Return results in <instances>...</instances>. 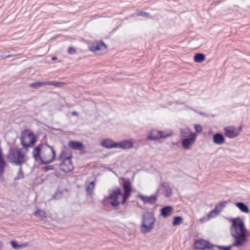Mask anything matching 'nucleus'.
<instances>
[{
    "mask_svg": "<svg viewBox=\"0 0 250 250\" xmlns=\"http://www.w3.org/2000/svg\"><path fill=\"white\" fill-rule=\"evenodd\" d=\"M54 168V167L53 166H46V167H44V169L45 171H48L49 170H52Z\"/></svg>",
    "mask_w": 250,
    "mask_h": 250,
    "instance_id": "4c0bfd02",
    "label": "nucleus"
},
{
    "mask_svg": "<svg viewBox=\"0 0 250 250\" xmlns=\"http://www.w3.org/2000/svg\"><path fill=\"white\" fill-rule=\"evenodd\" d=\"M88 48L90 50L93 52L99 50L104 52L106 48V45L103 42H96L89 43Z\"/></svg>",
    "mask_w": 250,
    "mask_h": 250,
    "instance_id": "6e6552de",
    "label": "nucleus"
},
{
    "mask_svg": "<svg viewBox=\"0 0 250 250\" xmlns=\"http://www.w3.org/2000/svg\"><path fill=\"white\" fill-rule=\"evenodd\" d=\"M68 146L70 148L75 150H81L84 147L83 145L78 141H70L68 143Z\"/></svg>",
    "mask_w": 250,
    "mask_h": 250,
    "instance_id": "f3484780",
    "label": "nucleus"
},
{
    "mask_svg": "<svg viewBox=\"0 0 250 250\" xmlns=\"http://www.w3.org/2000/svg\"><path fill=\"white\" fill-rule=\"evenodd\" d=\"M72 115H74V116H78V113L76 111H73L72 112Z\"/></svg>",
    "mask_w": 250,
    "mask_h": 250,
    "instance_id": "ea45409f",
    "label": "nucleus"
},
{
    "mask_svg": "<svg viewBox=\"0 0 250 250\" xmlns=\"http://www.w3.org/2000/svg\"><path fill=\"white\" fill-rule=\"evenodd\" d=\"M195 247L196 249L205 250L209 248V243L204 240H199L195 242Z\"/></svg>",
    "mask_w": 250,
    "mask_h": 250,
    "instance_id": "2eb2a0df",
    "label": "nucleus"
},
{
    "mask_svg": "<svg viewBox=\"0 0 250 250\" xmlns=\"http://www.w3.org/2000/svg\"><path fill=\"white\" fill-rule=\"evenodd\" d=\"M194 129L198 133L200 132L202 130V127L200 125H195Z\"/></svg>",
    "mask_w": 250,
    "mask_h": 250,
    "instance_id": "f704fd0d",
    "label": "nucleus"
},
{
    "mask_svg": "<svg viewBox=\"0 0 250 250\" xmlns=\"http://www.w3.org/2000/svg\"><path fill=\"white\" fill-rule=\"evenodd\" d=\"M138 15L143 17H148L149 16V14L145 12H140L138 14Z\"/></svg>",
    "mask_w": 250,
    "mask_h": 250,
    "instance_id": "e433bc0d",
    "label": "nucleus"
},
{
    "mask_svg": "<svg viewBox=\"0 0 250 250\" xmlns=\"http://www.w3.org/2000/svg\"><path fill=\"white\" fill-rule=\"evenodd\" d=\"M71 154L70 153L69 150L63 149L61 152L59 159L62 162L66 161L67 159L71 160Z\"/></svg>",
    "mask_w": 250,
    "mask_h": 250,
    "instance_id": "a211bd4d",
    "label": "nucleus"
},
{
    "mask_svg": "<svg viewBox=\"0 0 250 250\" xmlns=\"http://www.w3.org/2000/svg\"><path fill=\"white\" fill-rule=\"evenodd\" d=\"M224 130L225 135L230 138L236 137L240 133L239 131H237L234 128H225Z\"/></svg>",
    "mask_w": 250,
    "mask_h": 250,
    "instance_id": "dca6fc26",
    "label": "nucleus"
},
{
    "mask_svg": "<svg viewBox=\"0 0 250 250\" xmlns=\"http://www.w3.org/2000/svg\"><path fill=\"white\" fill-rule=\"evenodd\" d=\"M10 244H11L12 248L16 250L21 249L26 247L28 246L27 243H23V244L19 245L15 241H11L10 242Z\"/></svg>",
    "mask_w": 250,
    "mask_h": 250,
    "instance_id": "5701e85b",
    "label": "nucleus"
},
{
    "mask_svg": "<svg viewBox=\"0 0 250 250\" xmlns=\"http://www.w3.org/2000/svg\"><path fill=\"white\" fill-rule=\"evenodd\" d=\"M6 165L5 161H0V177L3 175L4 173V169Z\"/></svg>",
    "mask_w": 250,
    "mask_h": 250,
    "instance_id": "c85d7f7f",
    "label": "nucleus"
},
{
    "mask_svg": "<svg viewBox=\"0 0 250 250\" xmlns=\"http://www.w3.org/2000/svg\"><path fill=\"white\" fill-rule=\"evenodd\" d=\"M183 218L180 216H176L174 218L172 224L174 226L179 225L182 223Z\"/></svg>",
    "mask_w": 250,
    "mask_h": 250,
    "instance_id": "7c9ffc66",
    "label": "nucleus"
},
{
    "mask_svg": "<svg viewBox=\"0 0 250 250\" xmlns=\"http://www.w3.org/2000/svg\"><path fill=\"white\" fill-rule=\"evenodd\" d=\"M28 150L22 148L11 147L6 155L8 162L19 166L25 163L28 159L27 155Z\"/></svg>",
    "mask_w": 250,
    "mask_h": 250,
    "instance_id": "7ed1b4c3",
    "label": "nucleus"
},
{
    "mask_svg": "<svg viewBox=\"0 0 250 250\" xmlns=\"http://www.w3.org/2000/svg\"><path fill=\"white\" fill-rule=\"evenodd\" d=\"M62 83H57L54 82H36L29 84V86L33 88H38L39 87H43L46 85H55L56 86H60Z\"/></svg>",
    "mask_w": 250,
    "mask_h": 250,
    "instance_id": "9d476101",
    "label": "nucleus"
},
{
    "mask_svg": "<svg viewBox=\"0 0 250 250\" xmlns=\"http://www.w3.org/2000/svg\"><path fill=\"white\" fill-rule=\"evenodd\" d=\"M115 147L121 149H128L133 147V144L129 141L125 140L116 143Z\"/></svg>",
    "mask_w": 250,
    "mask_h": 250,
    "instance_id": "4468645a",
    "label": "nucleus"
},
{
    "mask_svg": "<svg viewBox=\"0 0 250 250\" xmlns=\"http://www.w3.org/2000/svg\"><path fill=\"white\" fill-rule=\"evenodd\" d=\"M116 143L111 140L105 139L101 143V145L106 148H116Z\"/></svg>",
    "mask_w": 250,
    "mask_h": 250,
    "instance_id": "412c9836",
    "label": "nucleus"
},
{
    "mask_svg": "<svg viewBox=\"0 0 250 250\" xmlns=\"http://www.w3.org/2000/svg\"><path fill=\"white\" fill-rule=\"evenodd\" d=\"M233 246H231V245L228 246V247H223V246H216L215 250H230V249Z\"/></svg>",
    "mask_w": 250,
    "mask_h": 250,
    "instance_id": "72a5a7b5",
    "label": "nucleus"
},
{
    "mask_svg": "<svg viewBox=\"0 0 250 250\" xmlns=\"http://www.w3.org/2000/svg\"><path fill=\"white\" fill-rule=\"evenodd\" d=\"M218 207H216L214 209L209 212L208 215V218L209 220L210 218L215 217L219 212L217 211Z\"/></svg>",
    "mask_w": 250,
    "mask_h": 250,
    "instance_id": "cd10ccee",
    "label": "nucleus"
},
{
    "mask_svg": "<svg viewBox=\"0 0 250 250\" xmlns=\"http://www.w3.org/2000/svg\"><path fill=\"white\" fill-rule=\"evenodd\" d=\"M10 55H6V56H4V58H7V57H10Z\"/></svg>",
    "mask_w": 250,
    "mask_h": 250,
    "instance_id": "79ce46f5",
    "label": "nucleus"
},
{
    "mask_svg": "<svg viewBox=\"0 0 250 250\" xmlns=\"http://www.w3.org/2000/svg\"><path fill=\"white\" fill-rule=\"evenodd\" d=\"M57 59V58L56 57H53L52 58V60H55Z\"/></svg>",
    "mask_w": 250,
    "mask_h": 250,
    "instance_id": "a19ab883",
    "label": "nucleus"
},
{
    "mask_svg": "<svg viewBox=\"0 0 250 250\" xmlns=\"http://www.w3.org/2000/svg\"><path fill=\"white\" fill-rule=\"evenodd\" d=\"M0 161H4V160L3 159V158L2 156V152H1V149L0 148Z\"/></svg>",
    "mask_w": 250,
    "mask_h": 250,
    "instance_id": "58836bf2",
    "label": "nucleus"
},
{
    "mask_svg": "<svg viewBox=\"0 0 250 250\" xmlns=\"http://www.w3.org/2000/svg\"><path fill=\"white\" fill-rule=\"evenodd\" d=\"M21 144L26 149L32 147L36 142V138L33 133L29 129H25L21 132L20 137Z\"/></svg>",
    "mask_w": 250,
    "mask_h": 250,
    "instance_id": "39448f33",
    "label": "nucleus"
},
{
    "mask_svg": "<svg viewBox=\"0 0 250 250\" xmlns=\"http://www.w3.org/2000/svg\"><path fill=\"white\" fill-rule=\"evenodd\" d=\"M163 186L165 188V192L166 193V196L167 197H169L172 194V189L171 188L167 183H164L163 184Z\"/></svg>",
    "mask_w": 250,
    "mask_h": 250,
    "instance_id": "393cba45",
    "label": "nucleus"
},
{
    "mask_svg": "<svg viewBox=\"0 0 250 250\" xmlns=\"http://www.w3.org/2000/svg\"><path fill=\"white\" fill-rule=\"evenodd\" d=\"M60 168L61 170L67 173L73 169V166L71 160L67 159L66 161H62L60 164Z\"/></svg>",
    "mask_w": 250,
    "mask_h": 250,
    "instance_id": "9b49d317",
    "label": "nucleus"
},
{
    "mask_svg": "<svg viewBox=\"0 0 250 250\" xmlns=\"http://www.w3.org/2000/svg\"><path fill=\"white\" fill-rule=\"evenodd\" d=\"M35 215L37 216H38L41 219H43L45 216V212L42 210H38L35 212L34 213Z\"/></svg>",
    "mask_w": 250,
    "mask_h": 250,
    "instance_id": "2f4dec72",
    "label": "nucleus"
},
{
    "mask_svg": "<svg viewBox=\"0 0 250 250\" xmlns=\"http://www.w3.org/2000/svg\"><path fill=\"white\" fill-rule=\"evenodd\" d=\"M123 187L124 193H122L119 188H116L110 192L108 200L112 207L118 206L121 203L124 204L130 196L131 191V183L129 180L123 179Z\"/></svg>",
    "mask_w": 250,
    "mask_h": 250,
    "instance_id": "f03ea898",
    "label": "nucleus"
},
{
    "mask_svg": "<svg viewBox=\"0 0 250 250\" xmlns=\"http://www.w3.org/2000/svg\"><path fill=\"white\" fill-rule=\"evenodd\" d=\"M139 198H140L145 204L149 203L150 204H154L157 199V197L155 195H153L150 196H146L142 195H138Z\"/></svg>",
    "mask_w": 250,
    "mask_h": 250,
    "instance_id": "f8f14e48",
    "label": "nucleus"
},
{
    "mask_svg": "<svg viewBox=\"0 0 250 250\" xmlns=\"http://www.w3.org/2000/svg\"><path fill=\"white\" fill-rule=\"evenodd\" d=\"M236 206L242 212L249 213L250 209L243 202H237L235 203Z\"/></svg>",
    "mask_w": 250,
    "mask_h": 250,
    "instance_id": "4be33fe9",
    "label": "nucleus"
},
{
    "mask_svg": "<svg viewBox=\"0 0 250 250\" xmlns=\"http://www.w3.org/2000/svg\"><path fill=\"white\" fill-rule=\"evenodd\" d=\"M213 142L217 145H221L225 142V138L223 135L220 133H215L213 136Z\"/></svg>",
    "mask_w": 250,
    "mask_h": 250,
    "instance_id": "6ab92c4d",
    "label": "nucleus"
},
{
    "mask_svg": "<svg viewBox=\"0 0 250 250\" xmlns=\"http://www.w3.org/2000/svg\"><path fill=\"white\" fill-rule=\"evenodd\" d=\"M42 145L41 144L35 147L32 152V154L35 160L38 163L41 162L42 155H41V151H42Z\"/></svg>",
    "mask_w": 250,
    "mask_h": 250,
    "instance_id": "ddd939ff",
    "label": "nucleus"
},
{
    "mask_svg": "<svg viewBox=\"0 0 250 250\" xmlns=\"http://www.w3.org/2000/svg\"><path fill=\"white\" fill-rule=\"evenodd\" d=\"M76 49L72 47H69L68 50V53L69 54H74L76 53Z\"/></svg>",
    "mask_w": 250,
    "mask_h": 250,
    "instance_id": "c9c22d12",
    "label": "nucleus"
},
{
    "mask_svg": "<svg viewBox=\"0 0 250 250\" xmlns=\"http://www.w3.org/2000/svg\"><path fill=\"white\" fill-rule=\"evenodd\" d=\"M230 228V234L235 239L231 246L240 247L244 245L247 241V231L243 221L240 218H232Z\"/></svg>",
    "mask_w": 250,
    "mask_h": 250,
    "instance_id": "f257e3e1",
    "label": "nucleus"
},
{
    "mask_svg": "<svg viewBox=\"0 0 250 250\" xmlns=\"http://www.w3.org/2000/svg\"><path fill=\"white\" fill-rule=\"evenodd\" d=\"M55 151L52 146L46 145L42 148V159L41 163L42 164H49L55 158Z\"/></svg>",
    "mask_w": 250,
    "mask_h": 250,
    "instance_id": "423d86ee",
    "label": "nucleus"
},
{
    "mask_svg": "<svg viewBox=\"0 0 250 250\" xmlns=\"http://www.w3.org/2000/svg\"><path fill=\"white\" fill-rule=\"evenodd\" d=\"M227 204V201H223L222 202H220L218 205L216 206V207H218L217 211L219 213L223 208H224Z\"/></svg>",
    "mask_w": 250,
    "mask_h": 250,
    "instance_id": "473e14b6",
    "label": "nucleus"
},
{
    "mask_svg": "<svg viewBox=\"0 0 250 250\" xmlns=\"http://www.w3.org/2000/svg\"><path fill=\"white\" fill-rule=\"evenodd\" d=\"M172 207L170 206H166L162 208L161 213L163 217H167L172 214Z\"/></svg>",
    "mask_w": 250,
    "mask_h": 250,
    "instance_id": "aec40b11",
    "label": "nucleus"
},
{
    "mask_svg": "<svg viewBox=\"0 0 250 250\" xmlns=\"http://www.w3.org/2000/svg\"><path fill=\"white\" fill-rule=\"evenodd\" d=\"M195 133H190L188 137L185 138L182 141V147L185 149H189L195 141Z\"/></svg>",
    "mask_w": 250,
    "mask_h": 250,
    "instance_id": "1a4fd4ad",
    "label": "nucleus"
},
{
    "mask_svg": "<svg viewBox=\"0 0 250 250\" xmlns=\"http://www.w3.org/2000/svg\"><path fill=\"white\" fill-rule=\"evenodd\" d=\"M155 222L154 214L151 212H146L142 215L141 231L144 234L150 232L153 229Z\"/></svg>",
    "mask_w": 250,
    "mask_h": 250,
    "instance_id": "20e7f679",
    "label": "nucleus"
},
{
    "mask_svg": "<svg viewBox=\"0 0 250 250\" xmlns=\"http://www.w3.org/2000/svg\"><path fill=\"white\" fill-rule=\"evenodd\" d=\"M95 188V183L91 182L86 187V191L89 194H92Z\"/></svg>",
    "mask_w": 250,
    "mask_h": 250,
    "instance_id": "bb28decb",
    "label": "nucleus"
},
{
    "mask_svg": "<svg viewBox=\"0 0 250 250\" xmlns=\"http://www.w3.org/2000/svg\"><path fill=\"white\" fill-rule=\"evenodd\" d=\"M172 133L171 131H161L157 130H152L147 136L149 140H154L169 136Z\"/></svg>",
    "mask_w": 250,
    "mask_h": 250,
    "instance_id": "0eeeda50",
    "label": "nucleus"
},
{
    "mask_svg": "<svg viewBox=\"0 0 250 250\" xmlns=\"http://www.w3.org/2000/svg\"><path fill=\"white\" fill-rule=\"evenodd\" d=\"M205 60V57L203 54L197 53L194 56V61L196 62H201Z\"/></svg>",
    "mask_w": 250,
    "mask_h": 250,
    "instance_id": "b1692460",
    "label": "nucleus"
},
{
    "mask_svg": "<svg viewBox=\"0 0 250 250\" xmlns=\"http://www.w3.org/2000/svg\"><path fill=\"white\" fill-rule=\"evenodd\" d=\"M24 177V174L22 171V168L21 166H20L19 168V171L17 173L16 176L14 178V180H18L19 179H21Z\"/></svg>",
    "mask_w": 250,
    "mask_h": 250,
    "instance_id": "a878e982",
    "label": "nucleus"
},
{
    "mask_svg": "<svg viewBox=\"0 0 250 250\" xmlns=\"http://www.w3.org/2000/svg\"><path fill=\"white\" fill-rule=\"evenodd\" d=\"M181 133L183 137L186 138L187 137L188 135L189 136L190 133H193V132H191L190 130L187 128H184L181 130Z\"/></svg>",
    "mask_w": 250,
    "mask_h": 250,
    "instance_id": "c756f323",
    "label": "nucleus"
}]
</instances>
